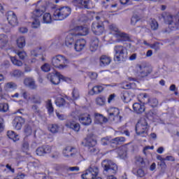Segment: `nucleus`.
<instances>
[{
    "mask_svg": "<svg viewBox=\"0 0 179 179\" xmlns=\"http://www.w3.org/2000/svg\"><path fill=\"white\" fill-rule=\"evenodd\" d=\"M102 167L103 170V174L107 176L106 179H117L113 176L118 171V167L115 162H113L110 159H103L102 162Z\"/></svg>",
    "mask_w": 179,
    "mask_h": 179,
    "instance_id": "f257e3e1",
    "label": "nucleus"
},
{
    "mask_svg": "<svg viewBox=\"0 0 179 179\" xmlns=\"http://www.w3.org/2000/svg\"><path fill=\"white\" fill-rule=\"evenodd\" d=\"M72 10L69 6L60 7L54 10L53 20L57 21H62L71 15Z\"/></svg>",
    "mask_w": 179,
    "mask_h": 179,
    "instance_id": "f03ea898",
    "label": "nucleus"
},
{
    "mask_svg": "<svg viewBox=\"0 0 179 179\" xmlns=\"http://www.w3.org/2000/svg\"><path fill=\"white\" fill-rule=\"evenodd\" d=\"M68 64H69V60L65 56L60 55L53 57L51 60L52 66L60 70L66 69L69 66Z\"/></svg>",
    "mask_w": 179,
    "mask_h": 179,
    "instance_id": "7ed1b4c3",
    "label": "nucleus"
},
{
    "mask_svg": "<svg viewBox=\"0 0 179 179\" xmlns=\"http://www.w3.org/2000/svg\"><path fill=\"white\" fill-rule=\"evenodd\" d=\"M149 126L145 118L140 120L136 125V133L137 136L147 137L148 136Z\"/></svg>",
    "mask_w": 179,
    "mask_h": 179,
    "instance_id": "20e7f679",
    "label": "nucleus"
},
{
    "mask_svg": "<svg viewBox=\"0 0 179 179\" xmlns=\"http://www.w3.org/2000/svg\"><path fill=\"white\" fill-rule=\"evenodd\" d=\"M114 53H115L114 61L120 62L127 59V49L124 46L120 45L114 46Z\"/></svg>",
    "mask_w": 179,
    "mask_h": 179,
    "instance_id": "39448f33",
    "label": "nucleus"
},
{
    "mask_svg": "<svg viewBox=\"0 0 179 179\" xmlns=\"http://www.w3.org/2000/svg\"><path fill=\"white\" fill-rule=\"evenodd\" d=\"M98 174L99 168L97 166H90L81 175V178L83 179H95Z\"/></svg>",
    "mask_w": 179,
    "mask_h": 179,
    "instance_id": "423d86ee",
    "label": "nucleus"
},
{
    "mask_svg": "<svg viewBox=\"0 0 179 179\" xmlns=\"http://www.w3.org/2000/svg\"><path fill=\"white\" fill-rule=\"evenodd\" d=\"M91 30L94 35H103L105 31V26L102 22L94 21L91 25Z\"/></svg>",
    "mask_w": 179,
    "mask_h": 179,
    "instance_id": "0eeeda50",
    "label": "nucleus"
},
{
    "mask_svg": "<svg viewBox=\"0 0 179 179\" xmlns=\"http://www.w3.org/2000/svg\"><path fill=\"white\" fill-rule=\"evenodd\" d=\"M136 70L138 76H141L142 78L148 76L152 72L150 68L142 64H136Z\"/></svg>",
    "mask_w": 179,
    "mask_h": 179,
    "instance_id": "6e6552de",
    "label": "nucleus"
},
{
    "mask_svg": "<svg viewBox=\"0 0 179 179\" xmlns=\"http://www.w3.org/2000/svg\"><path fill=\"white\" fill-rule=\"evenodd\" d=\"M48 79L55 85H59L60 80H64V76L59 72L48 74Z\"/></svg>",
    "mask_w": 179,
    "mask_h": 179,
    "instance_id": "1a4fd4ad",
    "label": "nucleus"
},
{
    "mask_svg": "<svg viewBox=\"0 0 179 179\" xmlns=\"http://www.w3.org/2000/svg\"><path fill=\"white\" fill-rule=\"evenodd\" d=\"M109 119L116 121L117 122H121L122 117L120 115V110L117 108H111L108 111Z\"/></svg>",
    "mask_w": 179,
    "mask_h": 179,
    "instance_id": "9d476101",
    "label": "nucleus"
},
{
    "mask_svg": "<svg viewBox=\"0 0 179 179\" xmlns=\"http://www.w3.org/2000/svg\"><path fill=\"white\" fill-rule=\"evenodd\" d=\"M52 150V148L50 145H45L38 147L36 150V155L39 157H43L46 154H50Z\"/></svg>",
    "mask_w": 179,
    "mask_h": 179,
    "instance_id": "9b49d317",
    "label": "nucleus"
},
{
    "mask_svg": "<svg viewBox=\"0 0 179 179\" xmlns=\"http://www.w3.org/2000/svg\"><path fill=\"white\" fill-rule=\"evenodd\" d=\"M6 16H7L9 24L12 27H16L17 25L18 22L17 15L13 11L8 12L7 14H6Z\"/></svg>",
    "mask_w": 179,
    "mask_h": 179,
    "instance_id": "f8f14e48",
    "label": "nucleus"
},
{
    "mask_svg": "<svg viewBox=\"0 0 179 179\" xmlns=\"http://www.w3.org/2000/svg\"><path fill=\"white\" fill-rule=\"evenodd\" d=\"M77 153V150L75 147L67 146L63 150V155L65 157H74Z\"/></svg>",
    "mask_w": 179,
    "mask_h": 179,
    "instance_id": "ddd939ff",
    "label": "nucleus"
},
{
    "mask_svg": "<svg viewBox=\"0 0 179 179\" xmlns=\"http://www.w3.org/2000/svg\"><path fill=\"white\" fill-rule=\"evenodd\" d=\"M168 18L169 20L168 22L169 29H171L172 31L178 30L179 27V13L178 15V17L175 18L176 21V22H173L172 21L174 20V18H173L172 16H169L168 17Z\"/></svg>",
    "mask_w": 179,
    "mask_h": 179,
    "instance_id": "4468645a",
    "label": "nucleus"
},
{
    "mask_svg": "<svg viewBox=\"0 0 179 179\" xmlns=\"http://www.w3.org/2000/svg\"><path fill=\"white\" fill-rule=\"evenodd\" d=\"M24 119L22 118L20 116H17L14 118V120L13 121V126L17 129V131H20L22 128V125L24 124Z\"/></svg>",
    "mask_w": 179,
    "mask_h": 179,
    "instance_id": "2eb2a0df",
    "label": "nucleus"
},
{
    "mask_svg": "<svg viewBox=\"0 0 179 179\" xmlns=\"http://www.w3.org/2000/svg\"><path fill=\"white\" fill-rule=\"evenodd\" d=\"M78 120H80L81 124L86 126L92 124V118H90V115L88 113H84L80 115L78 117Z\"/></svg>",
    "mask_w": 179,
    "mask_h": 179,
    "instance_id": "dca6fc26",
    "label": "nucleus"
},
{
    "mask_svg": "<svg viewBox=\"0 0 179 179\" xmlns=\"http://www.w3.org/2000/svg\"><path fill=\"white\" fill-rule=\"evenodd\" d=\"M45 12V6H42L41 7H37L34 11H32V18L41 17Z\"/></svg>",
    "mask_w": 179,
    "mask_h": 179,
    "instance_id": "f3484780",
    "label": "nucleus"
},
{
    "mask_svg": "<svg viewBox=\"0 0 179 179\" xmlns=\"http://www.w3.org/2000/svg\"><path fill=\"white\" fill-rule=\"evenodd\" d=\"M86 45V41L83 38H80L76 41L74 45V49L77 52L83 51L85 49Z\"/></svg>",
    "mask_w": 179,
    "mask_h": 179,
    "instance_id": "a211bd4d",
    "label": "nucleus"
},
{
    "mask_svg": "<svg viewBox=\"0 0 179 179\" xmlns=\"http://www.w3.org/2000/svg\"><path fill=\"white\" fill-rule=\"evenodd\" d=\"M75 29L78 31L77 34H73L75 36H85L89 34V28L87 27H77Z\"/></svg>",
    "mask_w": 179,
    "mask_h": 179,
    "instance_id": "6ab92c4d",
    "label": "nucleus"
},
{
    "mask_svg": "<svg viewBox=\"0 0 179 179\" xmlns=\"http://www.w3.org/2000/svg\"><path fill=\"white\" fill-rule=\"evenodd\" d=\"M24 85L25 87H28L31 90H36L37 86L36 85V81L33 79V78H27L24 80Z\"/></svg>",
    "mask_w": 179,
    "mask_h": 179,
    "instance_id": "aec40b11",
    "label": "nucleus"
},
{
    "mask_svg": "<svg viewBox=\"0 0 179 179\" xmlns=\"http://www.w3.org/2000/svg\"><path fill=\"white\" fill-rule=\"evenodd\" d=\"M65 126H66L67 128H70L71 129L74 130L76 132H79L80 126L79 123L76 122L75 121H68Z\"/></svg>",
    "mask_w": 179,
    "mask_h": 179,
    "instance_id": "412c9836",
    "label": "nucleus"
},
{
    "mask_svg": "<svg viewBox=\"0 0 179 179\" xmlns=\"http://www.w3.org/2000/svg\"><path fill=\"white\" fill-rule=\"evenodd\" d=\"M94 122L96 124H102L108 122V119H107L105 116H103L102 114L94 113Z\"/></svg>",
    "mask_w": 179,
    "mask_h": 179,
    "instance_id": "4be33fe9",
    "label": "nucleus"
},
{
    "mask_svg": "<svg viewBox=\"0 0 179 179\" xmlns=\"http://www.w3.org/2000/svg\"><path fill=\"white\" fill-rule=\"evenodd\" d=\"M133 110L136 114H142L145 112V106L141 103H134Z\"/></svg>",
    "mask_w": 179,
    "mask_h": 179,
    "instance_id": "5701e85b",
    "label": "nucleus"
},
{
    "mask_svg": "<svg viewBox=\"0 0 179 179\" xmlns=\"http://www.w3.org/2000/svg\"><path fill=\"white\" fill-rule=\"evenodd\" d=\"M76 36L73 35V34H69L65 38V45L68 48H71L72 45L75 43V37Z\"/></svg>",
    "mask_w": 179,
    "mask_h": 179,
    "instance_id": "b1692460",
    "label": "nucleus"
},
{
    "mask_svg": "<svg viewBox=\"0 0 179 179\" xmlns=\"http://www.w3.org/2000/svg\"><path fill=\"white\" fill-rule=\"evenodd\" d=\"M85 140L86 141V145L88 147L96 146V140L92 134H88Z\"/></svg>",
    "mask_w": 179,
    "mask_h": 179,
    "instance_id": "393cba45",
    "label": "nucleus"
},
{
    "mask_svg": "<svg viewBox=\"0 0 179 179\" xmlns=\"http://www.w3.org/2000/svg\"><path fill=\"white\" fill-rule=\"evenodd\" d=\"M74 3L78 4L80 8L90 9V0H74Z\"/></svg>",
    "mask_w": 179,
    "mask_h": 179,
    "instance_id": "a878e982",
    "label": "nucleus"
},
{
    "mask_svg": "<svg viewBox=\"0 0 179 179\" xmlns=\"http://www.w3.org/2000/svg\"><path fill=\"white\" fill-rule=\"evenodd\" d=\"M111 63V58L106 55H102L100 57V66H106Z\"/></svg>",
    "mask_w": 179,
    "mask_h": 179,
    "instance_id": "bb28decb",
    "label": "nucleus"
},
{
    "mask_svg": "<svg viewBox=\"0 0 179 179\" xmlns=\"http://www.w3.org/2000/svg\"><path fill=\"white\" fill-rule=\"evenodd\" d=\"M128 150H129L128 144H125L120 146L117 152L120 157H122V158H124L127 157V152H128Z\"/></svg>",
    "mask_w": 179,
    "mask_h": 179,
    "instance_id": "cd10ccee",
    "label": "nucleus"
},
{
    "mask_svg": "<svg viewBox=\"0 0 179 179\" xmlns=\"http://www.w3.org/2000/svg\"><path fill=\"white\" fill-rule=\"evenodd\" d=\"M126 141L125 138L123 136L116 137L114 139H110V145L113 144L115 145L116 146L121 145L122 143H124Z\"/></svg>",
    "mask_w": 179,
    "mask_h": 179,
    "instance_id": "c85d7f7f",
    "label": "nucleus"
},
{
    "mask_svg": "<svg viewBox=\"0 0 179 179\" xmlns=\"http://www.w3.org/2000/svg\"><path fill=\"white\" fill-rule=\"evenodd\" d=\"M103 91V87L102 85H96L94 86L92 90H91L90 94L91 95H94V94H99Z\"/></svg>",
    "mask_w": 179,
    "mask_h": 179,
    "instance_id": "c756f323",
    "label": "nucleus"
},
{
    "mask_svg": "<svg viewBox=\"0 0 179 179\" xmlns=\"http://www.w3.org/2000/svg\"><path fill=\"white\" fill-rule=\"evenodd\" d=\"M114 36H115L116 38H122L123 41H131V36H129L128 34H125L124 32H118Z\"/></svg>",
    "mask_w": 179,
    "mask_h": 179,
    "instance_id": "7c9ffc66",
    "label": "nucleus"
},
{
    "mask_svg": "<svg viewBox=\"0 0 179 179\" xmlns=\"http://www.w3.org/2000/svg\"><path fill=\"white\" fill-rule=\"evenodd\" d=\"M99 38H93L90 42V50L92 52L96 51L97 48L99 47Z\"/></svg>",
    "mask_w": 179,
    "mask_h": 179,
    "instance_id": "2f4dec72",
    "label": "nucleus"
},
{
    "mask_svg": "<svg viewBox=\"0 0 179 179\" xmlns=\"http://www.w3.org/2000/svg\"><path fill=\"white\" fill-rule=\"evenodd\" d=\"M120 98H122L123 102L129 103L131 101V95L127 91H124L120 94Z\"/></svg>",
    "mask_w": 179,
    "mask_h": 179,
    "instance_id": "473e14b6",
    "label": "nucleus"
},
{
    "mask_svg": "<svg viewBox=\"0 0 179 179\" xmlns=\"http://www.w3.org/2000/svg\"><path fill=\"white\" fill-rule=\"evenodd\" d=\"M29 101H31L32 103H34L35 104H41V98L40 95H38V94L31 95V96Z\"/></svg>",
    "mask_w": 179,
    "mask_h": 179,
    "instance_id": "72a5a7b5",
    "label": "nucleus"
},
{
    "mask_svg": "<svg viewBox=\"0 0 179 179\" xmlns=\"http://www.w3.org/2000/svg\"><path fill=\"white\" fill-rule=\"evenodd\" d=\"M17 45L18 48H23L26 45V39L24 36H20L17 40Z\"/></svg>",
    "mask_w": 179,
    "mask_h": 179,
    "instance_id": "f704fd0d",
    "label": "nucleus"
},
{
    "mask_svg": "<svg viewBox=\"0 0 179 179\" xmlns=\"http://www.w3.org/2000/svg\"><path fill=\"white\" fill-rule=\"evenodd\" d=\"M7 136L8 138H10L11 140L14 141V142H16L17 141H19V135L14 133L13 131H8L7 133Z\"/></svg>",
    "mask_w": 179,
    "mask_h": 179,
    "instance_id": "c9c22d12",
    "label": "nucleus"
},
{
    "mask_svg": "<svg viewBox=\"0 0 179 179\" xmlns=\"http://www.w3.org/2000/svg\"><path fill=\"white\" fill-rule=\"evenodd\" d=\"M43 20L45 24H50L52 22V17L49 13H46L43 15Z\"/></svg>",
    "mask_w": 179,
    "mask_h": 179,
    "instance_id": "e433bc0d",
    "label": "nucleus"
},
{
    "mask_svg": "<svg viewBox=\"0 0 179 179\" xmlns=\"http://www.w3.org/2000/svg\"><path fill=\"white\" fill-rule=\"evenodd\" d=\"M31 27L32 29H38L41 27V22L39 18L38 17H34Z\"/></svg>",
    "mask_w": 179,
    "mask_h": 179,
    "instance_id": "4c0bfd02",
    "label": "nucleus"
},
{
    "mask_svg": "<svg viewBox=\"0 0 179 179\" xmlns=\"http://www.w3.org/2000/svg\"><path fill=\"white\" fill-rule=\"evenodd\" d=\"M150 29H152V30L153 31H156L159 28V24L157 21H156L155 19L150 20Z\"/></svg>",
    "mask_w": 179,
    "mask_h": 179,
    "instance_id": "58836bf2",
    "label": "nucleus"
},
{
    "mask_svg": "<svg viewBox=\"0 0 179 179\" xmlns=\"http://www.w3.org/2000/svg\"><path fill=\"white\" fill-rule=\"evenodd\" d=\"M10 76L12 77H14L15 78H20L22 76H23V72H22L19 69H15L14 71H13L10 73Z\"/></svg>",
    "mask_w": 179,
    "mask_h": 179,
    "instance_id": "ea45409f",
    "label": "nucleus"
},
{
    "mask_svg": "<svg viewBox=\"0 0 179 179\" xmlns=\"http://www.w3.org/2000/svg\"><path fill=\"white\" fill-rule=\"evenodd\" d=\"M59 126L56 124H50L48 126V131H50L52 134H57L59 131Z\"/></svg>",
    "mask_w": 179,
    "mask_h": 179,
    "instance_id": "a19ab883",
    "label": "nucleus"
},
{
    "mask_svg": "<svg viewBox=\"0 0 179 179\" xmlns=\"http://www.w3.org/2000/svg\"><path fill=\"white\" fill-rule=\"evenodd\" d=\"M109 29L110 30V34L113 35H115V34L121 33V31H119L118 28L117 26L114 24L109 25Z\"/></svg>",
    "mask_w": 179,
    "mask_h": 179,
    "instance_id": "79ce46f5",
    "label": "nucleus"
},
{
    "mask_svg": "<svg viewBox=\"0 0 179 179\" xmlns=\"http://www.w3.org/2000/svg\"><path fill=\"white\" fill-rule=\"evenodd\" d=\"M17 85L16 83L10 82V83H7L5 85V90H15L17 88Z\"/></svg>",
    "mask_w": 179,
    "mask_h": 179,
    "instance_id": "37998d69",
    "label": "nucleus"
},
{
    "mask_svg": "<svg viewBox=\"0 0 179 179\" xmlns=\"http://www.w3.org/2000/svg\"><path fill=\"white\" fill-rule=\"evenodd\" d=\"M136 164L139 166L140 167H144L145 166L144 159H143V157L140 156L136 157Z\"/></svg>",
    "mask_w": 179,
    "mask_h": 179,
    "instance_id": "c03bdc74",
    "label": "nucleus"
},
{
    "mask_svg": "<svg viewBox=\"0 0 179 179\" xmlns=\"http://www.w3.org/2000/svg\"><path fill=\"white\" fill-rule=\"evenodd\" d=\"M56 105L58 107H63L66 105V101L64 98L59 97L56 99Z\"/></svg>",
    "mask_w": 179,
    "mask_h": 179,
    "instance_id": "a18cd8bd",
    "label": "nucleus"
},
{
    "mask_svg": "<svg viewBox=\"0 0 179 179\" xmlns=\"http://www.w3.org/2000/svg\"><path fill=\"white\" fill-rule=\"evenodd\" d=\"M148 104L151 107H157L158 105V100L156 98H152L148 99Z\"/></svg>",
    "mask_w": 179,
    "mask_h": 179,
    "instance_id": "49530a36",
    "label": "nucleus"
},
{
    "mask_svg": "<svg viewBox=\"0 0 179 179\" xmlns=\"http://www.w3.org/2000/svg\"><path fill=\"white\" fill-rule=\"evenodd\" d=\"M9 110V106L7 103H0V112L1 113H6Z\"/></svg>",
    "mask_w": 179,
    "mask_h": 179,
    "instance_id": "de8ad7c7",
    "label": "nucleus"
},
{
    "mask_svg": "<svg viewBox=\"0 0 179 179\" xmlns=\"http://www.w3.org/2000/svg\"><path fill=\"white\" fill-rule=\"evenodd\" d=\"M10 59L12 62V64L17 66H22L23 65V63L17 59L15 57H10Z\"/></svg>",
    "mask_w": 179,
    "mask_h": 179,
    "instance_id": "09e8293b",
    "label": "nucleus"
},
{
    "mask_svg": "<svg viewBox=\"0 0 179 179\" xmlns=\"http://www.w3.org/2000/svg\"><path fill=\"white\" fill-rule=\"evenodd\" d=\"M88 152L92 155H96L99 152V148L94 146H88Z\"/></svg>",
    "mask_w": 179,
    "mask_h": 179,
    "instance_id": "8fccbe9b",
    "label": "nucleus"
},
{
    "mask_svg": "<svg viewBox=\"0 0 179 179\" xmlns=\"http://www.w3.org/2000/svg\"><path fill=\"white\" fill-rule=\"evenodd\" d=\"M96 105H99L100 106H104L106 103V98L104 97H98L96 99Z\"/></svg>",
    "mask_w": 179,
    "mask_h": 179,
    "instance_id": "3c124183",
    "label": "nucleus"
},
{
    "mask_svg": "<svg viewBox=\"0 0 179 179\" xmlns=\"http://www.w3.org/2000/svg\"><path fill=\"white\" fill-rule=\"evenodd\" d=\"M101 143L103 146L111 145V140L108 137H105L101 139Z\"/></svg>",
    "mask_w": 179,
    "mask_h": 179,
    "instance_id": "603ef678",
    "label": "nucleus"
},
{
    "mask_svg": "<svg viewBox=\"0 0 179 179\" xmlns=\"http://www.w3.org/2000/svg\"><path fill=\"white\" fill-rule=\"evenodd\" d=\"M0 29L3 31L4 33H9L10 28L7 24H2L0 25Z\"/></svg>",
    "mask_w": 179,
    "mask_h": 179,
    "instance_id": "864d4df0",
    "label": "nucleus"
},
{
    "mask_svg": "<svg viewBox=\"0 0 179 179\" xmlns=\"http://www.w3.org/2000/svg\"><path fill=\"white\" fill-rule=\"evenodd\" d=\"M24 132L25 136H30L32 133L31 128L29 125H25L24 129Z\"/></svg>",
    "mask_w": 179,
    "mask_h": 179,
    "instance_id": "5fc2aeb1",
    "label": "nucleus"
},
{
    "mask_svg": "<svg viewBox=\"0 0 179 179\" xmlns=\"http://www.w3.org/2000/svg\"><path fill=\"white\" fill-rule=\"evenodd\" d=\"M47 109H48V113H50V114H51L54 112V108L52 106V103H51L50 100L48 101Z\"/></svg>",
    "mask_w": 179,
    "mask_h": 179,
    "instance_id": "6e6d98bb",
    "label": "nucleus"
},
{
    "mask_svg": "<svg viewBox=\"0 0 179 179\" xmlns=\"http://www.w3.org/2000/svg\"><path fill=\"white\" fill-rule=\"evenodd\" d=\"M59 156H60V154H59V151H57V150H53L50 155L51 158L54 159H59Z\"/></svg>",
    "mask_w": 179,
    "mask_h": 179,
    "instance_id": "4d7b16f0",
    "label": "nucleus"
},
{
    "mask_svg": "<svg viewBox=\"0 0 179 179\" xmlns=\"http://www.w3.org/2000/svg\"><path fill=\"white\" fill-rule=\"evenodd\" d=\"M73 100H78L80 98L79 91L76 88L73 90Z\"/></svg>",
    "mask_w": 179,
    "mask_h": 179,
    "instance_id": "13d9d810",
    "label": "nucleus"
},
{
    "mask_svg": "<svg viewBox=\"0 0 179 179\" xmlns=\"http://www.w3.org/2000/svg\"><path fill=\"white\" fill-rule=\"evenodd\" d=\"M22 97H24V100L29 101L31 98L32 95H31V94L29 92L24 91V92H22Z\"/></svg>",
    "mask_w": 179,
    "mask_h": 179,
    "instance_id": "bf43d9fd",
    "label": "nucleus"
},
{
    "mask_svg": "<svg viewBox=\"0 0 179 179\" xmlns=\"http://www.w3.org/2000/svg\"><path fill=\"white\" fill-rule=\"evenodd\" d=\"M141 20V18L138 15H133L131 17V24L135 25L136 22H138Z\"/></svg>",
    "mask_w": 179,
    "mask_h": 179,
    "instance_id": "052dcab7",
    "label": "nucleus"
},
{
    "mask_svg": "<svg viewBox=\"0 0 179 179\" xmlns=\"http://www.w3.org/2000/svg\"><path fill=\"white\" fill-rule=\"evenodd\" d=\"M42 71L49 72L50 71V65L49 64H45L41 66Z\"/></svg>",
    "mask_w": 179,
    "mask_h": 179,
    "instance_id": "680f3d73",
    "label": "nucleus"
},
{
    "mask_svg": "<svg viewBox=\"0 0 179 179\" xmlns=\"http://www.w3.org/2000/svg\"><path fill=\"white\" fill-rule=\"evenodd\" d=\"M17 55L19 56V58H20V59L22 60H23L27 57V53L24 51H18L17 52Z\"/></svg>",
    "mask_w": 179,
    "mask_h": 179,
    "instance_id": "e2e57ef3",
    "label": "nucleus"
},
{
    "mask_svg": "<svg viewBox=\"0 0 179 179\" xmlns=\"http://www.w3.org/2000/svg\"><path fill=\"white\" fill-rule=\"evenodd\" d=\"M0 41L3 43H8V37L5 34H1L0 35Z\"/></svg>",
    "mask_w": 179,
    "mask_h": 179,
    "instance_id": "0e129e2a",
    "label": "nucleus"
},
{
    "mask_svg": "<svg viewBox=\"0 0 179 179\" xmlns=\"http://www.w3.org/2000/svg\"><path fill=\"white\" fill-rule=\"evenodd\" d=\"M145 176V172L143 170H142L141 169L137 170V177H144Z\"/></svg>",
    "mask_w": 179,
    "mask_h": 179,
    "instance_id": "69168bd1",
    "label": "nucleus"
},
{
    "mask_svg": "<svg viewBox=\"0 0 179 179\" xmlns=\"http://www.w3.org/2000/svg\"><path fill=\"white\" fill-rule=\"evenodd\" d=\"M147 115H148V117H152V118H154V117H156L157 113H156V112H155V110H150V111L148 112V113H147Z\"/></svg>",
    "mask_w": 179,
    "mask_h": 179,
    "instance_id": "338daca9",
    "label": "nucleus"
},
{
    "mask_svg": "<svg viewBox=\"0 0 179 179\" xmlns=\"http://www.w3.org/2000/svg\"><path fill=\"white\" fill-rule=\"evenodd\" d=\"M150 48L155 50L156 51H158L160 49V46L159 45L158 43H153L152 46H150Z\"/></svg>",
    "mask_w": 179,
    "mask_h": 179,
    "instance_id": "774afa93",
    "label": "nucleus"
}]
</instances>
